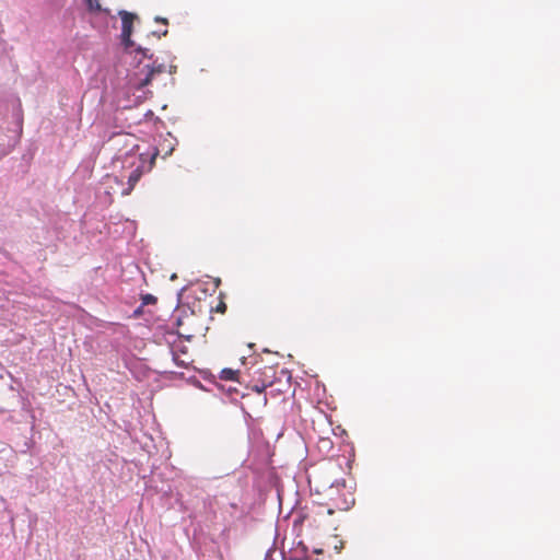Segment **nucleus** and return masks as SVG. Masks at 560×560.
I'll return each mask as SVG.
<instances>
[{"instance_id": "obj_1", "label": "nucleus", "mask_w": 560, "mask_h": 560, "mask_svg": "<svg viewBox=\"0 0 560 560\" xmlns=\"http://www.w3.org/2000/svg\"><path fill=\"white\" fill-rule=\"evenodd\" d=\"M121 18V40L126 49L135 47V43L131 39L133 22L137 15L125 10L119 11Z\"/></svg>"}, {"instance_id": "obj_2", "label": "nucleus", "mask_w": 560, "mask_h": 560, "mask_svg": "<svg viewBox=\"0 0 560 560\" xmlns=\"http://www.w3.org/2000/svg\"><path fill=\"white\" fill-rule=\"evenodd\" d=\"M327 503V513L332 515L336 511H348L354 504V498L349 492V498L343 492H336V497Z\"/></svg>"}, {"instance_id": "obj_3", "label": "nucleus", "mask_w": 560, "mask_h": 560, "mask_svg": "<svg viewBox=\"0 0 560 560\" xmlns=\"http://www.w3.org/2000/svg\"><path fill=\"white\" fill-rule=\"evenodd\" d=\"M143 154L139 155L140 164L136 166L135 170L128 176V187L122 191V195H129L131 190L135 188L136 184L139 182L143 174L144 161L142 160Z\"/></svg>"}, {"instance_id": "obj_4", "label": "nucleus", "mask_w": 560, "mask_h": 560, "mask_svg": "<svg viewBox=\"0 0 560 560\" xmlns=\"http://www.w3.org/2000/svg\"><path fill=\"white\" fill-rule=\"evenodd\" d=\"M163 71H164V67L163 66H159L158 68H152L149 71V73L147 74V77L140 82L139 88L147 86L151 82L154 73H161Z\"/></svg>"}, {"instance_id": "obj_5", "label": "nucleus", "mask_w": 560, "mask_h": 560, "mask_svg": "<svg viewBox=\"0 0 560 560\" xmlns=\"http://www.w3.org/2000/svg\"><path fill=\"white\" fill-rule=\"evenodd\" d=\"M238 372L232 369H223L220 373V378L223 381H235Z\"/></svg>"}, {"instance_id": "obj_6", "label": "nucleus", "mask_w": 560, "mask_h": 560, "mask_svg": "<svg viewBox=\"0 0 560 560\" xmlns=\"http://www.w3.org/2000/svg\"><path fill=\"white\" fill-rule=\"evenodd\" d=\"M88 9L92 12H101L103 11L100 0H85Z\"/></svg>"}, {"instance_id": "obj_7", "label": "nucleus", "mask_w": 560, "mask_h": 560, "mask_svg": "<svg viewBox=\"0 0 560 560\" xmlns=\"http://www.w3.org/2000/svg\"><path fill=\"white\" fill-rule=\"evenodd\" d=\"M158 301V299L150 294V293H147V294H143L141 296V305L144 306V305H149V304H155Z\"/></svg>"}, {"instance_id": "obj_8", "label": "nucleus", "mask_w": 560, "mask_h": 560, "mask_svg": "<svg viewBox=\"0 0 560 560\" xmlns=\"http://www.w3.org/2000/svg\"><path fill=\"white\" fill-rule=\"evenodd\" d=\"M159 155V150L158 149H154L153 152L151 153V158H150V163H149V166H148V171L151 170L154 165V162H155V159L156 156Z\"/></svg>"}, {"instance_id": "obj_9", "label": "nucleus", "mask_w": 560, "mask_h": 560, "mask_svg": "<svg viewBox=\"0 0 560 560\" xmlns=\"http://www.w3.org/2000/svg\"><path fill=\"white\" fill-rule=\"evenodd\" d=\"M267 385H254L253 386V390L257 392V393H262L265 389H266Z\"/></svg>"}, {"instance_id": "obj_10", "label": "nucleus", "mask_w": 560, "mask_h": 560, "mask_svg": "<svg viewBox=\"0 0 560 560\" xmlns=\"http://www.w3.org/2000/svg\"><path fill=\"white\" fill-rule=\"evenodd\" d=\"M331 487H343V488H347L348 485H347V481L345 479H342L341 481H336V483H334Z\"/></svg>"}, {"instance_id": "obj_11", "label": "nucleus", "mask_w": 560, "mask_h": 560, "mask_svg": "<svg viewBox=\"0 0 560 560\" xmlns=\"http://www.w3.org/2000/svg\"><path fill=\"white\" fill-rule=\"evenodd\" d=\"M225 310H226V305H225L223 302H221V303L218 305V307H217V311H218V312H221V313H224V312H225Z\"/></svg>"}, {"instance_id": "obj_12", "label": "nucleus", "mask_w": 560, "mask_h": 560, "mask_svg": "<svg viewBox=\"0 0 560 560\" xmlns=\"http://www.w3.org/2000/svg\"><path fill=\"white\" fill-rule=\"evenodd\" d=\"M138 52H142L144 57H148L149 49L141 48L140 46L135 49Z\"/></svg>"}, {"instance_id": "obj_13", "label": "nucleus", "mask_w": 560, "mask_h": 560, "mask_svg": "<svg viewBox=\"0 0 560 560\" xmlns=\"http://www.w3.org/2000/svg\"><path fill=\"white\" fill-rule=\"evenodd\" d=\"M155 22H159V23H163V24H168V21L164 18H161V16H156L155 18Z\"/></svg>"}, {"instance_id": "obj_14", "label": "nucleus", "mask_w": 560, "mask_h": 560, "mask_svg": "<svg viewBox=\"0 0 560 560\" xmlns=\"http://www.w3.org/2000/svg\"><path fill=\"white\" fill-rule=\"evenodd\" d=\"M174 361L178 364V365H182V366H185L186 363L184 361H179L178 360V357L176 354H174Z\"/></svg>"}, {"instance_id": "obj_15", "label": "nucleus", "mask_w": 560, "mask_h": 560, "mask_svg": "<svg viewBox=\"0 0 560 560\" xmlns=\"http://www.w3.org/2000/svg\"><path fill=\"white\" fill-rule=\"evenodd\" d=\"M273 487L277 488V490H280L281 488H283V486L278 481L273 485Z\"/></svg>"}, {"instance_id": "obj_16", "label": "nucleus", "mask_w": 560, "mask_h": 560, "mask_svg": "<svg viewBox=\"0 0 560 560\" xmlns=\"http://www.w3.org/2000/svg\"><path fill=\"white\" fill-rule=\"evenodd\" d=\"M338 548H340V549L343 548V545L341 544V545L335 546V549H338Z\"/></svg>"}, {"instance_id": "obj_17", "label": "nucleus", "mask_w": 560, "mask_h": 560, "mask_svg": "<svg viewBox=\"0 0 560 560\" xmlns=\"http://www.w3.org/2000/svg\"><path fill=\"white\" fill-rule=\"evenodd\" d=\"M338 548H340V549L343 548V545L341 544V545L335 546V549H338Z\"/></svg>"}, {"instance_id": "obj_18", "label": "nucleus", "mask_w": 560, "mask_h": 560, "mask_svg": "<svg viewBox=\"0 0 560 560\" xmlns=\"http://www.w3.org/2000/svg\"><path fill=\"white\" fill-rule=\"evenodd\" d=\"M338 548H340V549L343 548V545L341 544V545L335 546V549H338Z\"/></svg>"}, {"instance_id": "obj_19", "label": "nucleus", "mask_w": 560, "mask_h": 560, "mask_svg": "<svg viewBox=\"0 0 560 560\" xmlns=\"http://www.w3.org/2000/svg\"><path fill=\"white\" fill-rule=\"evenodd\" d=\"M118 138H129L127 135H124V136H119Z\"/></svg>"}, {"instance_id": "obj_20", "label": "nucleus", "mask_w": 560, "mask_h": 560, "mask_svg": "<svg viewBox=\"0 0 560 560\" xmlns=\"http://www.w3.org/2000/svg\"><path fill=\"white\" fill-rule=\"evenodd\" d=\"M167 34V30H165L163 33H162V36H165Z\"/></svg>"}, {"instance_id": "obj_21", "label": "nucleus", "mask_w": 560, "mask_h": 560, "mask_svg": "<svg viewBox=\"0 0 560 560\" xmlns=\"http://www.w3.org/2000/svg\"><path fill=\"white\" fill-rule=\"evenodd\" d=\"M291 560H305V559H300V558H296V559H291Z\"/></svg>"}]
</instances>
